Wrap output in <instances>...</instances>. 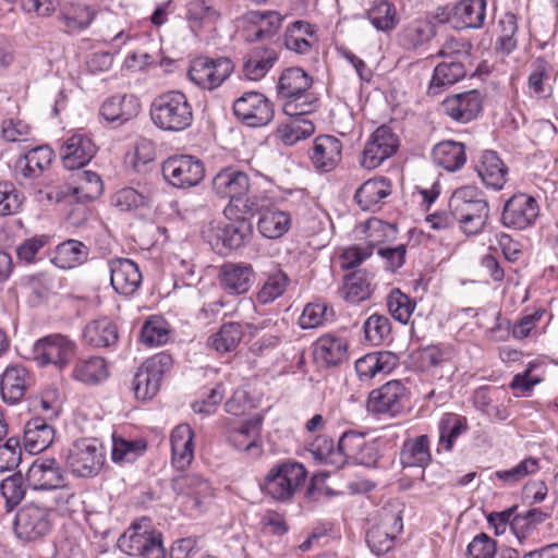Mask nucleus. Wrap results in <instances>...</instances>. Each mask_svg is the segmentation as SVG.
Segmentation results:
<instances>
[{"label": "nucleus", "mask_w": 558, "mask_h": 558, "mask_svg": "<svg viewBox=\"0 0 558 558\" xmlns=\"http://www.w3.org/2000/svg\"><path fill=\"white\" fill-rule=\"evenodd\" d=\"M449 208L465 235L482 233L489 219V204L484 192L474 185L457 189L449 201Z\"/></svg>", "instance_id": "obj_1"}, {"label": "nucleus", "mask_w": 558, "mask_h": 558, "mask_svg": "<svg viewBox=\"0 0 558 558\" xmlns=\"http://www.w3.org/2000/svg\"><path fill=\"white\" fill-rule=\"evenodd\" d=\"M149 117L157 129L168 133H179L192 125L194 111L183 92L168 90L153 99Z\"/></svg>", "instance_id": "obj_2"}, {"label": "nucleus", "mask_w": 558, "mask_h": 558, "mask_svg": "<svg viewBox=\"0 0 558 558\" xmlns=\"http://www.w3.org/2000/svg\"><path fill=\"white\" fill-rule=\"evenodd\" d=\"M307 472L302 463L287 460L272 465L259 484L265 496L286 502L302 488Z\"/></svg>", "instance_id": "obj_3"}, {"label": "nucleus", "mask_w": 558, "mask_h": 558, "mask_svg": "<svg viewBox=\"0 0 558 558\" xmlns=\"http://www.w3.org/2000/svg\"><path fill=\"white\" fill-rule=\"evenodd\" d=\"M118 547L129 556L142 558H165L161 534L150 526V520L143 518L132 524L118 539Z\"/></svg>", "instance_id": "obj_4"}, {"label": "nucleus", "mask_w": 558, "mask_h": 558, "mask_svg": "<svg viewBox=\"0 0 558 558\" xmlns=\"http://www.w3.org/2000/svg\"><path fill=\"white\" fill-rule=\"evenodd\" d=\"M171 355L159 353L147 359L133 379L135 397L141 400L154 398L160 389L162 378L172 367Z\"/></svg>", "instance_id": "obj_5"}, {"label": "nucleus", "mask_w": 558, "mask_h": 558, "mask_svg": "<svg viewBox=\"0 0 558 558\" xmlns=\"http://www.w3.org/2000/svg\"><path fill=\"white\" fill-rule=\"evenodd\" d=\"M177 500L186 511H199L213 497L210 483L199 474H180L172 478Z\"/></svg>", "instance_id": "obj_6"}, {"label": "nucleus", "mask_w": 558, "mask_h": 558, "mask_svg": "<svg viewBox=\"0 0 558 558\" xmlns=\"http://www.w3.org/2000/svg\"><path fill=\"white\" fill-rule=\"evenodd\" d=\"M538 202L526 193H517L508 198L501 211V225L511 230L533 227L539 216Z\"/></svg>", "instance_id": "obj_7"}, {"label": "nucleus", "mask_w": 558, "mask_h": 558, "mask_svg": "<svg viewBox=\"0 0 558 558\" xmlns=\"http://www.w3.org/2000/svg\"><path fill=\"white\" fill-rule=\"evenodd\" d=\"M409 398V390L401 380H389L369 392L367 410L395 417L403 411Z\"/></svg>", "instance_id": "obj_8"}, {"label": "nucleus", "mask_w": 558, "mask_h": 558, "mask_svg": "<svg viewBox=\"0 0 558 558\" xmlns=\"http://www.w3.org/2000/svg\"><path fill=\"white\" fill-rule=\"evenodd\" d=\"M235 117L250 128H262L274 119V105L262 93L246 92L233 102Z\"/></svg>", "instance_id": "obj_9"}, {"label": "nucleus", "mask_w": 558, "mask_h": 558, "mask_svg": "<svg viewBox=\"0 0 558 558\" xmlns=\"http://www.w3.org/2000/svg\"><path fill=\"white\" fill-rule=\"evenodd\" d=\"M233 63L229 58L209 59L199 57L192 61L189 69L190 80L204 89L219 87L232 73Z\"/></svg>", "instance_id": "obj_10"}, {"label": "nucleus", "mask_w": 558, "mask_h": 558, "mask_svg": "<svg viewBox=\"0 0 558 558\" xmlns=\"http://www.w3.org/2000/svg\"><path fill=\"white\" fill-rule=\"evenodd\" d=\"M162 175L171 185L186 189L197 185L204 179L205 167L192 156H173L162 163Z\"/></svg>", "instance_id": "obj_11"}, {"label": "nucleus", "mask_w": 558, "mask_h": 558, "mask_svg": "<svg viewBox=\"0 0 558 558\" xmlns=\"http://www.w3.org/2000/svg\"><path fill=\"white\" fill-rule=\"evenodd\" d=\"M31 354L38 366L53 365L62 371L69 364L70 340L61 333L48 335L35 341Z\"/></svg>", "instance_id": "obj_12"}, {"label": "nucleus", "mask_w": 558, "mask_h": 558, "mask_svg": "<svg viewBox=\"0 0 558 558\" xmlns=\"http://www.w3.org/2000/svg\"><path fill=\"white\" fill-rule=\"evenodd\" d=\"M47 510L34 504L23 506L15 515L14 532L25 542L37 541L50 531Z\"/></svg>", "instance_id": "obj_13"}, {"label": "nucleus", "mask_w": 558, "mask_h": 558, "mask_svg": "<svg viewBox=\"0 0 558 558\" xmlns=\"http://www.w3.org/2000/svg\"><path fill=\"white\" fill-rule=\"evenodd\" d=\"M399 146V140L387 125H380L372 134L363 150L361 166L365 169L379 167L392 156Z\"/></svg>", "instance_id": "obj_14"}, {"label": "nucleus", "mask_w": 558, "mask_h": 558, "mask_svg": "<svg viewBox=\"0 0 558 558\" xmlns=\"http://www.w3.org/2000/svg\"><path fill=\"white\" fill-rule=\"evenodd\" d=\"M101 446L95 438L76 440L72 445V474L90 477L98 474L104 464Z\"/></svg>", "instance_id": "obj_15"}, {"label": "nucleus", "mask_w": 558, "mask_h": 558, "mask_svg": "<svg viewBox=\"0 0 558 558\" xmlns=\"http://www.w3.org/2000/svg\"><path fill=\"white\" fill-rule=\"evenodd\" d=\"M250 187L248 174L235 166L223 167L211 179L213 193L229 202H238L239 196H245Z\"/></svg>", "instance_id": "obj_16"}, {"label": "nucleus", "mask_w": 558, "mask_h": 558, "mask_svg": "<svg viewBox=\"0 0 558 558\" xmlns=\"http://www.w3.org/2000/svg\"><path fill=\"white\" fill-rule=\"evenodd\" d=\"M403 530L400 513L386 512L380 522L372 526L366 534V542L371 550L379 556L388 553L395 545V538Z\"/></svg>", "instance_id": "obj_17"}, {"label": "nucleus", "mask_w": 558, "mask_h": 558, "mask_svg": "<svg viewBox=\"0 0 558 558\" xmlns=\"http://www.w3.org/2000/svg\"><path fill=\"white\" fill-rule=\"evenodd\" d=\"M339 451L344 458V463L351 460L361 465L373 466L379 459L376 444L366 441L365 434L355 430H348L341 435Z\"/></svg>", "instance_id": "obj_18"}, {"label": "nucleus", "mask_w": 558, "mask_h": 558, "mask_svg": "<svg viewBox=\"0 0 558 558\" xmlns=\"http://www.w3.org/2000/svg\"><path fill=\"white\" fill-rule=\"evenodd\" d=\"M34 376L23 365L8 366L0 376V392L2 400L10 405L17 404L33 386Z\"/></svg>", "instance_id": "obj_19"}, {"label": "nucleus", "mask_w": 558, "mask_h": 558, "mask_svg": "<svg viewBox=\"0 0 558 558\" xmlns=\"http://www.w3.org/2000/svg\"><path fill=\"white\" fill-rule=\"evenodd\" d=\"M52 158L53 151L49 146H37L29 149L26 154L19 157L15 162L16 180L23 185L39 178L50 166Z\"/></svg>", "instance_id": "obj_20"}, {"label": "nucleus", "mask_w": 558, "mask_h": 558, "mask_svg": "<svg viewBox=\"0 0 558 558\" xmlns=\"http://www.w3.org/2000/svg\"><path fill=\"white\" fill-rule=\"evenodd\" d=\"M26 481L35 490H50L68 482L65 471L54 459L34 461L26 473Z\"/></svg>", "instance_id": "obj_21"}, {"label": "nucleus", "mask_w": 558, "mask_h": 558, "mask_svg": "<svg viewBox=\"0 0 558 558\" xmlns=\"http://www.w3.org/2000/svg\"><path fill=\"white\" fill-rule=\"evenodd\" d=\"M313 354L317 363L326 367L338 366L349 357V341L337 333H325L313 344Z\"/></svg>", "instance_id": "obj_22"}, {"label": "nucleus", "mask_w": 558, "mask_h": 558, "mask_svg": "<svg viewBox=\"0 0 558 558\" xmlns=\"http://www.w3.org/2000/svg\"><path fill=\"white\" fill-rule=\"evenodd\" d=\"M444 112L452 120L468 123L475 119L482 110L481 94L473 89L448 96L441 104Z\"/></svg>", "instance_id": "obj_23"}, {"label": "nucleus", "mask_w": 558, "mask_h": 558, "mask_svg": "<svg viewBox=\"0 0 558 558\" xmlns=\"http://www.w3.org/2000/svg\"><path fill=\"white\" fill-rule=\"evenodd\" d=\"M110 280L114 291L119 294L133 295L142 283V274L138 266L128 258H117L110 262Z\"/></svg>", "instance_id": "obj_24"}, {"label": "nucleus", "mask_w": 558, "mask_h": 558, "mask_svg": "<svg viewBox=\"0 0 558 558\" xmlns=\"http://www.w3.org/2000/svg\"><path fill=\"white\" fill-rule=\"evenodd\" d=\"M282 17L276 11H252L246 16L244 37L248 43L272 38L281 26Z\"/></svg>", "instance_id": "obj_25"}, {"label": "nucleus", "mask_w": 558, "mask_h": 558, "mask_svg": "<svg viewBox=\"0 0 558 558\" xmlns=\"http://www.w3.org/2000/svg\"><path fill=\"white\" fill-rule=\"evenodd\" d=\"M260 425L262 421L258 418L246 421L229 432L228 441L234 449L244 451L252 458H258L263 454Z\"/></svg>", "instance_id": "obj_26"}, {"label": "nucleus", "mask_w": 558, "mask_h": 558, "mask_svg": "<svg viewBox=\"0 0 558 558\" xmlns=\"http://www.w3.org/2000/svg\"><path fill=\"white\" fill-rule=\"evenodd\" d=\"M310 157L316 169L329 172L341 161L342 143L332 135H320L315 138Z\"/></svg>", "instance_id": "obj_27"}, {"label": "nucleus", "mask_w": 558, "mask_h": 558, "mask_svg": "<svg viewBox=\"0 0 558 558\" xmlns=\"http://www.w3.org/2000/svg\"><path fill=\"white\" fill-rule=\"evenodd\" d=\"M194 432L189 424L175 426L170 435L171 462L177 470L186 469L194 459Z\"/></svg>", "instance_id": "obj_28"}, {"label": "nucleus", "mask_w": 558, "mask_h": 558, "mask_svg": "<svg viewBox=\"0 0 558 558\" xmlns=\"http://www.w3.org/2000/svg\"><path fill=\"white\" fill-rule=\"evenodd\" d=\"M140 111V99L130 94L111 96L100 107V116L105 120L120 124L135 118Z\"/></svg>", "instance_id": "obj_29"}, {"label": "nucleus", "mask_w": 558, "mask_h": 558, "mask_svg": "<svg viewBox=\"0 0 558 558\" xmlns=\"http://www.w3.org/2000/svg\"><path fill=\"white\" fill-rule=\"evenodd\" d=\"M437 451L451 452L457 439L469 432V420L464 415L454 412H446L440 416L437 423Z\"/></svg>", "instance_id": "obj_30"}, {"label": "nucleus", "mask_w": 558, "mask_h": 558, "mask_svg": "<svg viewBox=\"0 0 558 558\" xmlns=\"http://www.w3.org/2000/svg\"><path fill=\"white\" fill-rule=\"evenodd\" d=\"M219 279L221 287L228 292L244 294L253 284L254 271L251 265L229 262L220 267Z\"/></svg>", "instance_id": "obj_31"}, {"label": "nucleus", "mask_w": 558, "mask_h": 558, "mask_svg": "<svg viewBox=\"0 0 558 558\" xmlns=\"http://www.w3.org/2000/svg\"><path fill=\"white\" fill-rule=\"evenodd\" d=\"M83 341L92 348H110L118 342V326L108 317L88 323L82 332Z\"/></svg>", "instance_id": "obj_32"}, {"label": "nucleus", "mask_w": 558, "mask_h": 558, "mask_svg": "<svg viewBox=\"0 0 558 558\" xmlns=\"http://www.w3.org/2000/svg\"><path fill=\"white\" fill-rule=\"evenodd\" d=\"M432 160L446 171H459L466 162L465 146L461 142L441 141L433 147Z\"/></svg>", "instance_id": "obj_33"}, {"label": "nucleus", "mask_w": 558, "mask_h": 558, "mask_svg": "<svg viewBox=\"0 0 558 558\" xmlns=\"http://www.w3.org/2000/svg\"><path fill=\"white\" fill-rule=\"evenodd\" d=\"M398 357L390 352L368 353L355 362V372L362 381H367L379 374H389L396 368Z\"/></svg>", "instance_id": "obj_34"}, {"label": "nucleus", "mask_w": 558, "mask_h": 558, "mask_svg": "<svg viewBox=\"0 0 558 558\" xmlns=\"http://www.w3.org/2000/svg\"><path fill=\"white\" fill-rule=\"evenodd\" d=\"M476 171L482 182L495 191L501 190L507 182L508 168L494 150L482 154Z\"/></svg>", "instance_id": "obj_35"}, {"label": "nucleus", "mask_w": 558, "mask_h": 558, "mask_svg": "<svg viewBox=\"0 0 558 558\" xmlns=\"http://www.w3.org/2000/svg\"><path fill=\"white\" fill-rule=\"evenodd\" d=\"M24 448L31 454L47 449L54 439V429L41 417L29 420L24 427Z\"/></svg>", "instance_id": "obj_36"}, {"label": "nucleus", "mask_w": 558, "mask_h": 558, "mask_svg": "<svg viewBox=\"0 0 558 558\" xmlns=\"http://www.w3.org/2000/svg\"><path fill=\"white\" fill-rule=\"evenodd\" d=\"M486 0H461L453 8L452 21L459 28H481L486 17Z\"/></svg>", "instance_id": "obj_37"}, {"label": "nucleus", "mask_w": 558, "mask_h": 558, "mask_svg": "<svg viewBox=\"0 0 558 558\" xmlns=\"http://www.w3.org/2000/svg\"><path fill=\"white\" fill-rule=\"evenodd\" d=\"M313 84L312 77L301 68L284 70L278 82V93L286 99L304 97L311 94L308 90Z\"/></svg>", "instance_id": "obj_38"}, {"label": "nucleus", "mask_w": 558, "mask_h": 558, "mask_svg": "<svg viewBox=\"0 0 558 558\" xmlns=\"http://www.w3.org/2000/svg\"><path fill=\"white\" fill-rule=\"evenodd\" d=\"M100 177L90 170L74 168L72 171V197L77 202L92 201L102 193Z\"/></svg>", "instance_id": "obj_39"}, {"label": "nucleus", "mask_w": 558, "mask_h": 558, "mask_svg": "<svg viewBox=\"0 0 558 558\" xmlns=\"http://www.w3.org/2000/svg\"><path fill=\"white\" fill-rule=\"evenodd\" d=\"M430 461L432 453L427 435H420L403 442L400 462L404 468H425Z\"/></svg>", "instance_id": "obj_40"}, {"label": "nucleus", "mask_w": 558, "mask_h": 558, "mask_svg": "<svg viewBox=\"0 0 558 558\" xmlns=\"http://www.w3.org/2000/svg\"><path fill=\"white\" fill-rule=\"evenodd\" d=\"M231 221L219 229L217 239L230 250H236L247 243L253 235V225L248 218H229Z\"/></svg>", "instance_id": "obj_41"}, {"label": "nucleus", "mask_w": 558, "mask_h": 558, "mask_svg": "<svg viewBox=\"0 0 558 558\" xmlns=\"http://www.w3.org/2000/svg\"><path fill=\"white\" fill-rule=\"evenodd\" d=\"M391 194V184L385 178H374L364 182L355 192L354 199L362 210H372L381 199Z\"/></svg>", "instance_id": "obj_42"}, {"label": "nucleus", "mask_w": 558, "mask_h": 558, "mask_svg": "<svg viewBox=\"0 0 558 558\" xmlns=\"http://www.w3.org/2000/svg\"><path fill=\"white\" fill-rule=\"evenodd\" d=\"M291 227L289 213L271 208L260 213L257 221V230L262 236L276 240L283 236Z\"/></svg>", "instance_id": "obj_43"}, {"label": "nucleus", "mask_w": 558, "mask_h": 558, "mask_svg": "<svg viewBox=\"0 0 558 558\" xmlns=\"http://www.w3.org/2000/svg\"><path fill=\"white\" fill-rule=\"evenodd\" d=\"M243 337L244 328L240 323H225L207 339V345L219 354L230 353L236 350Z\"/></svg>", "instance_id": "obj_44"}, {"label": "nucleus", "mask_w": 558, "mask_h": 558, "mask_svg": "<svg viewBox=\"0 0 558 558\" xmlns=\"http://www.w3.org/2000/svg\"><path fill=\"white\" fill-rule=\"evenodd\" d=\"M435 35V24L428 20L418 19L403 27L399 34V43L403 48L414 50L427 44Z\"/></svg>", "instance_id": "obj_45"}, {"label": "nucleus", "mask_w": 558, "mask_h": 558, "mask_svg": "<svg viewBox=\"0 0 558 558\" xmlns=\"http://www.w3.org/2000/svg\"><path fill=\"white\" fill-rule=\"evenodd\" d=\"M278 59L277 52L269 48L253 49L243 65L244 75L252 81L263 78Z\"/></svg>", "instance_id": "obj_46"}, {"label": "nucleus", "mask_w": 558, "mask_h": 558, "mask_svg": "<svg viewBox=\"0 0 558 558\" xmlns=\"http://www.w3.org/2000/svg\"><path fill=\"white\" fill-rule=\"evenodd\" d=\"M366 246L378 251L379 246H388L398 238V228L393 223L385 222L378 218H371L364 227Z\"/></svg>", "instance_id": "obj_47"}, {"label": "nucleus", "mask_w": 558, "mask_h": 558, "mask_svg": "<svg viewBox=\"0 0 558 558\" xmlns=\"http://www.w3.org/2000/svg\"><path fill=\"white\" fill-rule=\"evenodd\" d=\"M73 376L76 380L87 385H97L108 378L107 362L101 356L80 359L74 367Z\"/></svg>", "instance_id": "obj_48"}, {"label": "nucleus", "mask_w": 558, "mask_h": 558, "mask_svg": "<svg viewBox=\"0 0 558 558\" xmlns=\"http://www.w3.org/2000/svg\"><path fill=\"white\" fill-rule=\"evenodd\" d=\"M470 63H463L453 60H444L436 65L434 74L429 84V89L437 93L435 89L452 85L466 75V66Z\"/></svg>", "instance_id": "obj_49"}, {"label": "nucleus", "mask_w": 558, "mask_h": 558, "mask_svg": "<svg viewBox=\"0 0 558 558\" xmlns=\"http://www.w3.org/2000/svg\"><path fill=\"white\" fill-rule=\"evenodd\" d=\"M186 17L192 29L197 32L205 25L215 24L220 17V12L213 0H191L186 5Z\"/></svg>", "instance_id": "obj_50"}, {"label": "nucleus", "mask_w": 558, "mask_h": 558, "mask_svg": "<svg viewBox=\"0 0 558 558\" xmlns=\"http://www.w3.org/2000/svg\"><path fill=\"white\" fill-rule=\"evenodd\" d=\"M315 29L310 23L296 21L284 34V46L287 49L300 54H306L312 49V41L306 36L314 37Z\"/></svg>", "instance_id": "obj_51"}, {"label": "nucleus", "mask_w": 558, "mask_h": 558, "mask_svg": "<svg viewBox=\"0 0 558 558\" xmlns=\"http://www.w3.org/2000/svg\"><path fill=\"white\" fill-rule=\"evenodd\" d=\"M538 469V460L527 457L510 469L495 471L492 480L499 481L501 486H514L526 476L536 473Z\"/></svg>", "instance_id": "obj_52"}, {"label": "nucleus", "mask_w": 558, "mask_h": 558, "mask_svg": "<svg viewBox=\"0 0 558 558\" xmlns=\"http://www.w3.org/2000/svg\"><path fill=\"white\" fill-rule=\"evenodd\" d=\"M372 294L371 277L364 271L347 275L343 284V298L347 302L356 304Z\"/></svg>", "instance_id": "obj_53"}, {"label": "nucleus", "mask_w": 558, "mask_h": 558, "mask_svg": "<svg viewBox=\"0 0 558 558\" xmlns=\"http://www.w3.org/2000/svg\"><path fill=\"white\" fill-rule=\"evenodd\" d=\"M289 277L280 269L267 275V278L256 294L258 303L265 305L283 295L289 284Z\"/></svg>", "instance_id": "obj_54"}, {"label": "nucleus", "mask_w": 558, "mask_h": 558, "mask_svg": "<svg viewBox=\"0 0 558 558\" xmlns=\"http://www.w3.org/2000/svg\"><path fill=\"white\" fill-rule=\"evenodd\" d=\"M147 444L143 439L128 440L113 435L112 437V460L117 463H130L143 456Z\"/></svg>", "instance_id": "obj_55"}, {"label": "nucleus", "mask_w": 558, "mask_h": 558, "mask_svg": "<svg viewBox=\"0 0 558 558\" xmlns=\"http://www.w3.org/2000/svg\"><path fill=\"white\" fill-rule=\"evenodd\" d=\"M315 131L312 121L295 119L289 123L280 124L277 129V136L284 145H294L301 140L310 137Z\"/></svg>", "instance_id": "obj_56"}, {"label": "nucleus", "mask_w": 558, "mask_h": 558, "mask_svg": "<svg viewBox=\"0 0 558 558\" xmlns=\"http://www.w3.org/2000/svg\"><path fill=\"white\" fill-rule=\"evenodd\" d=\"M372 25L380 32H389L398 24L397 12L392 3L380 0L367 11Z\"/></svg>", "instance_id": "obj_57"}, {"label": "nucleus", "mask_w": 558, "mask_h": 558, "mask_svg": "<svg viewBox=\"0 0 558 558\" xmlns=\"http://www.w3.org/2000/svg\"><path fill=\"white\" fill-rule=\"evenodd\" d=\"M365 341L372 345H380L390 336V319L383 314H372L363 324Z\"/></svg>", "instance_id": "obj_58"}, {"label": "nucleus", "mask_w": 558, "mask_h": 558, "mask_svg": "<svg viewBox=\"0 0 558 558\" xmlns=\"http://www.w3.org/2000/svg\"><path fill=\"white\" fill-rule=\"evenodd\" d=\"M416 303L399 289H393L387 296V307L390 315L401 324H408Z\"/></svg>", "instance_id": "obj_59"}, {"label": "nucleus", "mask_w": 558, "mask_h": 558, "mask_svg": "<svg viewBox=\"0 0 558 558\" xmlns=\"http://www.w3.org/2000/svg\"><path fill=\"white\" fill-rule=\"evenodd\" d=\"M96 146L90 137L82 131L72 134V171L84 168L95 156Z\"/></svg>", "instance_id": "obj_60"}, {"label": "nucleus", "mask_w": 558, "mask_h": 558, "mask_svg": "<svg viewBox=\"0 0 558 558\" xmlns=\"http://www.w3.org/2000/svg\"><path fill=\"white\" fill-rule=\"evenodd\" d=\"M148 194L141 193L133 187H124L111 197L112 205L120 211H132L149 204Z\"/></svg>", "instance_id": "obj_61"}, {"label": "nucleus", "mask_w": 558, "mask_h": 558, "mask_svg": "<svg viewBox=\"0 0 558 558\" xmlns=\"http://www.w3.org/2000/svg\"><path fill=\"white\" fill-rule=\"evenodd\" d=\"M228 218H248L263 213L260 198L257 195L239 196L238 202H229L223 210Z\"/></svg>", "instance_id": "obj_62"}, {"label": "nucleus", "mask_w": 558, "mask_h": 558, "mask_svg": "<svg viewBox=\"0 0 558 558\" xmlns=\"http://www.w3.org/2000/svg\"><path fill=\"white\" fill-rule=\"evenodd\" d=\"M545 314L546 311L544 308H537L532 313L523 314L511 329L513 338L523 340L536 333H542L544 330H539V324Z\"/></svg>", "instance_id": "obj_63"}, {"label": "nucleus", "mask_w": 558, "mask_h": 558, "mask_svg": "<svg viewBox=\"0 0 558 558\" xmlns=\"http://www.w3.org/2000/svg\"><path fill=\"white\" fill-rule=\"evenodd\" d=\"M500 25V35L497 40V50L509 54L511 53L518 45L517 40V32H518V23L517 17L513 13H506L501 20L499 21Z\"/></svg>", "instance_id": "obj_64"}]
</instances>
